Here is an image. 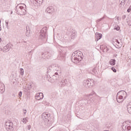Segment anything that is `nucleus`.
Here are the masks:
<instances>
[{
	"instance_id": "nucleus-1",
	"label": "nucleus",
	"mask_w": 131,
	"mask_h": 131,
	"mask_svg": "<svg viewBox=\"0 0 131 131\" xmlns=\"http://www.w3.org/2000/svg\"><path fill=\"white\" fill-rule=\"evenodd\" d=\"M47 40L48 35L47 34V27H45L40 31V34L38 39V46H41L43 43H46Z\"/></svg>"
},
{
	"instance_id": "nucleus-2",
	"label": "nucleus",
	"mask_w": 131,
	"mask_h": 131,
	"mask_svg": "<svg viewBox=\"0 0 131 131\" xmlns=\"http://www.w3.org/2000/svg\"><path fill=\"white\" fill-rule=\"evenodd\" d=\"M42 119L45 121L48 126H50L52 123H53V121H51V114L49 113H43L42 114Z\"/></svg>"
},
{
	"instance_id": "nucleus-3",
	"label": "nucleus",
	"mask_w": 131,
	"mask_h": 131,
	"mask_svg": "<svg viewBox=\"0 0 131 131\" xmlns=\"http://www.w3.org/2000/svg\"><path fill=\"white\" fill-rule=\"evenodd\" d=\"M47 79L48 81L54 83V82H58L60 81V78H59V75L57 72H56L54 75L51 77L50 75L47 76Z\"/></svg>"
},
{
	"instance_id": "nucleus-4",
	"label": "nucleus",
	"mask_w": 131,
	"mask_h": 131,
	"mask_svg": "<svg viewBox=\"0 0 131 131\" xmlns=\"http://www.w3.org/2000/svg\"><path fill=\"white\" fill-rule=\"evenodd\" d=\"M76 34H77V32L76 31L68 32L65 36V38L68 41H71L72 39H74V38L76 37Z\"/></svg>"
},
{
	"instance_id": "nucleus-5",
	"label": "nucleus",
	"mask_w": 131,
	"mask_h": 131,
	"mask_svg": "<svg viewBox=\"0 0 131 131\" xmlns=\"http://www.w3.org/2000/svg\"><path fill=\"white\" fill-rule=\"evenodd\" d=\"M95 84L94 83V80L93 79H89L86 80H84L83 82V85L85 88L87 89H90L92 88Z\"/></svg>"
},
{
	"instance_id": "nucleus-6",
	"label": "nucleus",
	"mask_w": 131,
	"mask_h": 131,
	"mask_svg": "<svg viewBox=\"0 0 131 131\" xmlns=\"http://www.w3.org/2000/svg\"><path fill=\"white\" fill-rule=\"evenodd\" d=\"M82 58H83V55H75V56H72L71 60L72 62H73V63L77 64V63H79L80 61L82 60Z\"/></svg>"
},
{
	"instance_id": "nucleus-7",
	"label": "nucleus",
	"mask_w": 131,
	"mask_h": 131,
	"mask_svg": "<svg viewBox=\"0 0 131 131\" xmlns=\"http://www.w3.org/2000/svg\"><path fill=\"white\" fill-rule=\"evenodd\" d=\"M122 131H131V126L128 124V122L126 121L123 123Z\"/></svg>"
},
{
	"instance_id": "nucleus-8",
	"label": "nucleus",
	"mask_w": 131,
	"mask_h": 131,
	"mask_svg": "<svg viewBox=\"0 0 131 131\" xmlns=\"http://www.w3.org/2000/svg\"><path fill=\"white\" fill-rule=\"evenodd\" d=\"M16 11L18 15H23L26 14V10L24 9V6H20L19 8L16 9Z\"/></svg>"
},
{
	"instance_id": "nucleus-9",
	"label": "nucleus",
	"mask_w": 131,
	"mask_h": 131,
	"mask_svg": "<svg viewBox=\"0 0 131 131\" xmlns=\"http://www.w3.org/2000/svg\"><path fill=\"white\" fill-rule=\"evenodd\" d=\"M5 127L7 131H13L14 128L13 127V122L8 121L5 123Z\"/></svg>"
},
{
	"instance_id": "nucleus-10",
	"label": "nucleus",
	"mask_w": 131,
	"mask_h": 131,
	"mask_svg": "<svg viewBox=\"0 0 131 131\" xmlns=\"http://www.w3.org/2000/svg\"><path fill=\"white\" fill-rule=\"evenodd\" d=\"M66 57V52L65 51H61L58 56V59L60 61H65Z\"/></svg>"
},
{
	"instance_id": "nucleus-11",
	"label": "nucleus",
	"mask_w": 131,
	"mask_h": 131,
	"mask_svg": "<svg viewBox=\"0 0 131 131\" xmlns=\"http://www.w3.org/2000/svg\"><path fill=\"white\" fill-rule=\"evenodd\" d=\"M43 0H31V2L33 5H34L36 8H38V7H40L41 4H42V2Z\"/></svg>"
},
{
	"instance_id": "nucleus-12",
	"label": "nucleus",
	"mask_w": 131,
	"mask_h": 131,
	"mask_svg": "<svg viewBox=\"0 0 131 131\" xmlns=\"http://www.w3.org/2000/svg\"><path fill=\"white\" fill-rule=\"evenodd\" d=\"M12 45L10 43L7 44L3 48V52L7 53V52H9V51L12 49Z\"/></svg>"
},
{
	"instance_id": "nucleus-13",
	"label": "nucleus",
	"mask_w": 131,
	"mask_h": 131,
	"mask_svg": "<svg viewBox=\"0 0 131 131\" xmlns=\"http://www.w3.org/2000/svg\"><path fill=\"white\" fill-rule=\"evenodd\" d=\"M54 12L55 9L53 8V7H48L46 10V12L48 13V14H50V15L54 14Z\"/></svg>"
},
{
	"instance_id": "nucleus-14",
	"label": "nucleus",
	"mask_w": 131,
	"mask_h": 131,
	"mask_svg": "<svg viewBox=\"0 0 131 131\" xmlns=\"http://www.w3.org/2000/svg\"><path fill=\"white\" fill-rule=\"evenodd\" d=\"M117 101L118 103H121L123 101V96L117 94Z\"/></svg>"
},
{
	"instance_id": "nucleus-15",
	"label": "nucleus",
	"mask_w": 131,
	"mask_h": 131,
	"mask_svg": "<svg viewBox=\"0 0 131 131\" xmlns=\"http://www.w3.org/2000/svg\"><path fill=\"white\" fill-rule=\"evenodd\" d=\"M58 82L60 83L59 84H61V86H65L66 83H67V79H63L62 80H61L59 79V81Z\"/></svg>"
},
{
	"instance_id": "nucleus-16",
	"label": "nucleus",
	"mask_w": 131,
	"mask_h": 131,
	"mask_svg": "<svg viewBox=\"0 0 131 131\" xmlns=\"http://www.w3.org/2000/svg\"><path fill=\"white\" fill-rule=\"evenodd\" d=\"M75 56H82V52L78 51H75L72 54V57H75Z\"/></svg>"
},
{
	"instance_id": "nucleus-17",
	"label": "nucleus",
	"mask_w": 131,
	"mask_h": 131,
	"mask_svg": "<svg viewBox=\"0 0 131 131\" xmlns=\"http://www.w3.org/2000/svg\"><path fill=\"white\" fill-rule=\"evenodd\" d=\"M117 95L118 96H122V95H125V96H124V98L125 99L126 98L127 94L124 91H120L117 93Z\"/></svg>"
},
{
	"instance_id": "nucleus-18",
	"label": "nucleus",
	"mask_w": 131,
	"mask_h": 131,
	"mask_svg": "<svg viewBox=\"0 0 131 131\" xmlns=\"http://www.w3.org/2000/svg\"><path fill=\"white\" fill-rule=\"evenodd\" d=\"M102 38V34L98 33L95 35V41H98V40Z\"/></svg>"
},
{
	"instance_id": "nucleus-19",
	"label": "nucleus",
	"mask_w": 131,
	"mask_h": 131,
	"mask_svg": "<svg viewBox=\"0 0 131 131\" xmlns=\"http://www.w3.org/2000/svg\"><path fill=\"white\" fill-rule=\"evenodd\" d=\"M98 69V67L96 66L92 70V72L91 73L92 74L95 75L97 74L98 72H99V70H97Z\"/></svg>"
},
{
	"instance_id": "nucleus-20",
	"label": "nucleus",
	"mask_w": 131,
	"mask_h": 131,
	"mask_svg": "<svg viewBox=\"0 0 131 131\" xmlns=\"http://www.w3.org/2000/svg\"><path fill=\"white\" fill-rule=\"evenodd\" d=\"M42 58H43L44 60H49V59H50V57L48 56L46 52L42 53Z\"/></svg>"
},
{
	"instance_id": "nucleus-21",
	"label": "nucleus",
	"mask_w": 131,
	"mask_h": 131,
	"mask_svg": "<svg viewBox=\"0 0 131 131\" xmlns=\"http://www.w3.org/2000/svg\"><path fill=\"white\" fill-rule=\"evenodd\" d=\"M28 26H27V31L26 32V35L27 37H29L30 36V30L28 29Z\"/></svg>"
},
{
	"instance_id": "nucleus-22",
	"label": "nucleus",
	"mask_w": 131,
	"mask_h": 131,
	"mask_svg": "<svg viewBox=\"0 0 131 131\" xmlns=\"http://www.w3.org/2000/svg\"><path fill=\"white\" fill-rule=\"evenodd\" d=\"M125 1L126 0H119V7H122V6H124V5H125Z\"/></svg>"
},
{
	"instance_id": "nucleus-23",
	"label": "nucleus",
	"mask_w": 131,
	"mask_h": 131,
	"mask_svg": "<svg viewBox=\"0 0 131 131\" xmlns=\"http://www.w3.org/2000/svg\"><path fill=\"white\" fill-rule=\"evenodd\" d=\"M127 109L128 113L131 114V102L129 103V104L127 106Z\"/></svg>"
},
{
	"instance_id": "nucleus-24",
	"label": "nucleus",
	"mask_w": 131,
	"mask_h": 131,
	"mask_svg": "<svg viewBox=\"0 0 131 131\" xmlns=\"http://www.w3.org/2000/svg\"><path fill=\"white\" fill-rule=\"evenodd\" d=\"M113 45H114V46L115 47H116V48H117V49L120 48V45H117V43L116 42H115V41L114 40H113Z\"/></svg>"
},
{
	"instance_id": "nucleus-25",
	"label": "nucleus",
	"mask_w": 131,
	"mask_h": 131,
	"mask_svg": "<svg viewBox=\"0 0 131 131\" xmlns=\"http://www.w3.org/2000/svg\"><path fill=\"white\" fill-rule=\"evenodd\" d=\"M45 53H46L47 57H49V59L53 56V52L52 51L46 52Z\"/></svg>"
},
{
	"instance_id": "nucleus-26",
	"label": "nucleus",
	"mask_w": 131,
	"mask_h": 131,
	"mask_svg": "<svg viewBox=\"0 0 131 131\" xmlns=\"http://www.w3.org/2000/svg\"><path fill=\"white\" fill-rule=\"evenodd\" d=\"M5 84L2 83H0V90L2 91V92H3H3H5Z\"/></svg>"
},
{
	"instance_id": "nucleus-27",
	"label": "nucleus",
	"mask_w": 131,
	"mask_h": 131,
	"mask_svg": "<svg viewBox=\"0 0 131 131\" xmlns=\"http://www.w3.org/2000/svg\"><path fill=\"white\" fill-rule=\"evenodd\" d=\"M103 19H105V15L103 16V17H102V18H99L98 20H97V21H96L97 24H99V23H100V22H101V21H102V20H103Z\"/></svg>"
},
{
	"instance_id": "nucleus-28",
	"label": "nucleus",
	"mask_w": 131,
	"mask_h": 131,
	"mask_svg": "<svg viewBox=\"0 0 131 131\" xmlns=\"http://www.w3.org/2000/svg\"><path fill=\"white\" fill-rule=\"evenodd\" d=\"M115 59H111L110 61V64L113 66L115 65Z\"/></svg>"
},
{
	"instance_id": "nucleus-29",
	"label": "nucleus",
	"mask_w": 131,
	"mask_h": 131,
	"mask_svg": "<svg viewBox=\"0 0 131 131\" xmlns=\"http://www.w3.org/2000/svg\"><path fill=\"white\" fill-rule=\"evenodd\" d=\"M19 70V73L20 75H24V70L22 68H20Z\"/></svg>"
},
{
	"instance_id": "nucleus-30",
	"label": "nucleus",
	"mask_w": 131,
	"mask_h": 131,
	"mask_svg": "<svg viewBox=\"0 0 131 131\" xmlns=\"http://www.w3.org/2000/svg\"><path fill=\"white\" fill-rule=\"evenodd\" d=\"M28 120V118H24L23 119V120H21V121L24 123H26L27 122Z\"/></svg>"
},
{
	"instance_id": "nucleus-31",
	"label": "nucleus",
	"mask_w": 131,
	"mask_h": 131,
	"mask_svg": "<svg viewBox=\"0 0 131 131\" xmlns=\"http://www.w3.org/2000/svg\"><path fill=\"white\" fill-rule=\"evenodd\" d=\"M92 96H93L92 94H89V95H87V99L86 100L89 101V100H92Z\"/></svg>"
},
{
	"instance_id": "nucleus-32",
	"label": "nucleus",
	"mask_w": 131,
	"mask_h": 131,
	"mask_svg": "<svg viewBox=\"0 0 131 131\" xmlns=\"http://www.w3.org/2000/svg\"><path fill=\"white\" fill-rule=\"evenodd\" d=\"M114 40L115 42H116L117 43H118V45H119V46H120V43L119 42V41H118V39H114Z\"/></svg>"
},
{
	"instance_id": "nucleus-33",
	"label": "nucleus",
	"mask_w": 131,
	"mask_h": 131,
	"mask_svg": "<svg viewBox=\"0 0 131 131\" xmlns=\"http://www.w3.org/2000/svg\"><path fill=\"white\" fill-rule=\"evenodd\" d=\"M18 97L19 98H21V97H22V92L21 91H20L19 93H18Z\"/></svg>"
},
{
	"instance_id": "nucleus-34",
	"label": "nucleus",
	"mask_w": 131,
	"mask_h": 131,
	"mask_svg": "<svg viewBox=\"0 0 131 131\" xmlns=\"http://www.w3.org/2000/svg\"><path fill=\"white\" fill-rule=\"evenodd\" d=\"M127 12L128 13H130V11H131V6H129V8L127 9Z\"/></svg>"
},
{
	"instance_id": "nucleus-35",
	"label": "nucleus",
	"mask_w": 131,
	"mask_h": 131,
	"mask_svg": "<svg viewBox=\"0 0 131 131\" xmlns=\"http://www.w3.org/2000/svg\"><path fill=\"white\" fill-rule=\"evenodd\" d=\"M126 18V15H123L122 17V20H124V19H125Z\"/></svg>"
},
{
	"instance_id": "nucleus-36",
	"label": "nucleus",
	"mask_w": 131,
	"mask_h": 131,
	"mask_svg": "<svg viewBox=\"0 0 131 131\" xmlns=\"http://www.w3.org/2000/svg\"><path fill=\"white\" fill-rule=\"evenodd\" d=\"M115 29H116L117 31H118L120 29V28L119 27H117L115 28Z\"/></svg>"
},
{
	"instance_id": "nucleus-37",
	"label": "nucleus",
	"mask_w": 131,
	"mask_h": 131,
	"mask_svg": "<svg viewBox=\"0 0 131 131\" xmlns=\"http://www.w3.org/2000/svg\"><path fill=\"white\" fill-rule=\"evenodd\" d=\"M112 70L113 71V72H116V69L113 67L112 68Z\"/></svg>"
},
{
	"instance_id": "nucleus-38",
	"label": "nucleus",
	"mask_w": 131,
	"mask_h": 131,
	"mask_svg": "<svg viewBox=\"0 0 131 131\" xmlns=\"http://www.w3.org/2000/svg\"><path fill=\"white\" fill-rule=\"evenodd\" d=\"M8 25H9V21H6V27H8Z\"/></svg>"
},
{
	"instance_id": "nucleus-39",
	"label": "nucleus",
	"mask_w": 131,
	"mask_h": 131,
	"mask_svg": "<svg viewBox=\"0 0 131 131\" xmlns=\"http://www.w3.org/2000/svg\"><path fill=\"white\" fill-rule=\"evenodd\" d=\"M24 114L25 115L26 114L27 111L25 109H23Z\"/></svg>"
},
{
	"instance_id": "nucleus-40",
	"label": "nucleus",
	"mask_w": 131,
	"mask_h": 131,
	"mask_svg": "<svg viewBox=\"0 0 131 131\" xmlns=\"http://www.w3.org/2000/svg\"><path fill=\"white\" fill-rule=\"evenodd\" d=\"M33 53V50H31V51L29 52V55H30V54H32Z\"/></svg>"
},
{
	"instance_id": "nucleus-41",
	"label": "nucleus",
	"mask_w": 131,
	"mask_h": 131,
	"mask_svg": "<svg viewBox=\"0 0 131 131\" xmlns=\"http://www.w3.org/2000/svg\"><path fill=\"white\" fill-rule=\"evenodd\" d=\"M41 96H42L40 98V99H43V94L42 93H40Z\"/></svg>"
},
{
	"instance_id": "nucleus-42",
	"label": "nucleus",
	"mask_w": 131,
	"mask_h": 131,
	"mask_svg": "<svg viewBox=\"0 0 131 131\" xmlns=\"http://www.w3.org/2000/svg\"><path fill=\"white\" fill-rule=\"evenodd\" d=\"M0 51H3V52H4V49H3V48L0 47Z\"/></svg>"
},
{
	"instance_id": "nucleus-43",
	"label": "nucleus",
	"mask_w": 131,
	"mask_h": 131,
	"mask_svg": "<svg viewBox=\"0 0 131 131\" xmlns=\"http://www.w3.org/2000/svg\"><path fill=\"white\" fill-rule=\"evenodd\" d=\"M1 22H2L1 20H0V31H1V30H2V28L1 27Z\"/></svg>"
},
{
	"instance_id": "nucleus-44",
	"label": "nucleus",
	"mask_w": 131,
	"mask_h": 131,
	"mask_svg": "<svg viewBox=\"0 0 131 131\" xmlns=\"http://www.w3.org/2000/svg\"><path fill=\"white\" fill-rule=\"evenodd\" d=\"M122 96H123V97H125V94H122Z\"/></svg>"
},
{
	"instance_id": "nucleus-45",
	"label": "nucleus",
	"mask_w": 131,
	"mask_h": 131,
	"mask_svg": "<svg viewBox=\"0 0 131 131\" xmlns=\"http://www.w3.org/2000/svg\"><path fill=\"white\" fill-rule=\"evenodd\" d=\"M128 25L129 26H131V24H130V23H129V24H128Z\"/></svg>"
},
{
	"instance_id": "nucleus-46",
	"label": "nucleus",
	"mask_w": 131,
	"mask_h": 131,
	"mask_svg": "<svg viewBox=\"0 0 131 131\" xmlns=\"http://www.w3.org/2000/svg\"><path fill=\"white\" fill-rule=\"evenodd\" d=\"M30 88H32V85L31 84L30 85Z\"/></svg>"
},
{
	"instance_id": "nucleus-47",
	"label": "nucleus",
	"mask_w": 131,
	"mask_h": 131,
	"mask_svg": "<svg viewBox=\"0 0 131 131\" xmlns=\"http://www.w3.org/2000/svg\"><path fill=\"white\" fill-rule=\"evenodd\" d=\"M23 6H25V7H26V5L25 4H23Z\"/></svg>"
},
{
	"instance_id": "nucleus-48",
	"label": "nucleus",
	"mask_w": 131,
	"mask_h": 131,
	"mask_svg": "<svg viewBox=\"0 0 131 131\" xmlns=\"http://www.w3.org/2000/svg\"><path fill=\"white\" fill-rule=\"evenodd\" d=\"M2 41V38H0V42Z\"/></svg>"
},
{
	"instance_id": "nucleus-49",
	"label": "nucleus",
	"mask_w": 131,
	"mask_h": 131,
	"mask_svg": "<svg viewBox=\"0 0 131 131\" xmlns=\"http://www.w3.org/2000/svg\"><path fill=\"white\" fill-rule=\"evenodd\" d=\"M117 20H119V17H117Z\"/></svg>"
},
{
	"instance_id": "nucleus-50",
	"label": "nucleus",
	"mask_w": 131,
	"mask_h": 131,
	"mask_svg": "<svg viewBox=\"0 0 131 131\" xmlns=\"http://www.w3.org/2000/svg\"><path fill=\"white\" fill-rule=\"evenodd\" d=\"M28 129H30V127L29 126Z\"/></svg>"
},
{
	"instance_id": "nucleus-51",
	"label": "nucleus",
	"mask_w": 131,
	"mask_h": 131,
	"mask_svg": "<svg viewBox=\"0 0 131 131\" xmlns=\"http://www.w3.org/2000/svg\"><path fill=\"white\" fill-rule=\"evenodd\" d=\"M12 13H13V11L11 12V14H12Z\"/></svg>"
},
{
	"instance_id": "nucleus-52",
	"label": "nucleus",
	"mask_w": 131,
	"mask_h": 131,
	"mask_svg": "<svg viewBox=\"0 0 131 131\" xmlns=\"http://www.w3.org/2000/svg\"><path fill=\"white\" fill-rule=\"evenodd\" d=\"M40 96H38V98H40Z\"/></svg>"
},
{
	"instance_id": "nucleus-53",
	"label": "nucleus",
	"mask_w": 131,
	"mask_h": 131,
	"mask_svg": "<svg viewBox=\"0 0 131 131\" xmlns=\"http://www.w3.org/2000/svg\"><path fill=\"white\" fill-rule=\"evenodd\" d=\"M90 101H91V102H92V100H91Z\"/></svg>"
},
{
	"instance_id": "nucleus-54",
	"label": "nucleus",
	"mask_w": 131,
	"mask_h": 131,
	"mask_svg": "<svg viewBox=\"0 0 131 131\" xmlns=\"http://www.w3.org/2000/svg\"><path fill=\"white\" fill-rule=\"evenodd\" d=\"M0 83H1L0 82Z\"/></svg>"
}]
</instances>
